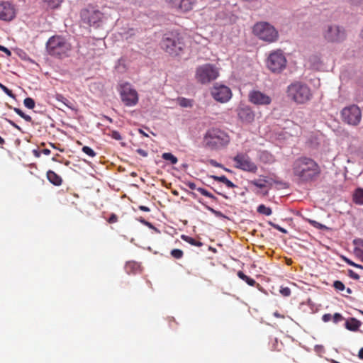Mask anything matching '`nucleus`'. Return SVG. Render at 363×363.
<instances>
[{
	"instance_id": "bf43d9fd",
	"label": "nucleus",
	"mask_w": 363,
	"mask_h": 363,
	"mask_svg": "<svg viewBox=\"0 0 363 363\" xmlns=\"http://www.w3.org/2000/svg\"><path fill=\"white\" fill-rule=\"evenodd\" d=\"M274 228L281 233H287L286 230H285L284 228H281V226H279L278 225H274Z\"/></svg>"
},
{
	"instance_id": "2eb2a0df",
	"label": "nucleus",
	"mask_w": 363,
	"mask_h": 363,
	"mask_svg": "<svg viewBox=\"0 0 363 363\" xmlns=\"http://www.w3.org/2000/svg\"><path fill=\"white\" fill-rule=\"evenodd\" d=\"M248 100L257 106H268L272 103V97L259 90H252L248 94Z\"/></svg>"
},
{
	"instance_id": "0eeeda50",
	"label": "nucleus",
	"mask_w": 363,
	"mask_h": 363,
	"mask_svg": "<svg viewBox=\"0 0 363 363\" xmlns=\"http://www.w3.org/2000/svg\"><path fill=\"white\" fill-rule=\"evenodd\" d=\"M218 76V69L209 63L199 66L196 69L195 78L198 82L202 84L210 83L216 79Z\"/></svg>"
},
{
	"instance_id": "cd10ccee",
	"label": "nucleus",
	"mask_w": 363,
	"mask_h": 363,
	"mask_svg": "<svg viewBox=\"0 0 363 363\" xmlns=\"http://www.w3.org/2000/svg\"><path fill=\"white\" fill-rule=\"evenodd\" d=\"M162 157L164 160L169 161L172 164H175L178 162L177 158L170 152L163 153Z\"/></svg>"
},
{
	"instance_id": "680f3d73",
	"label": "nucleus",
	"mask_w": 363,
	"mask_h": 363,
	"mask_svg": "<svg viewBox=\"0 0 363 363\" xmlns=\"http://www.w3.org/2000/svg\"><path fill=\"white\" fill-rule=\"evenodd\" d=\"M33 153L34 156L36 157H40V155H41V152H40L37 150H33Z\"/></svg>"
},
{
	"instance_id": "de8ad7c7",
	"label": "nucleus",
	"mask_w": 363,
	"mask_h": 363,
	"mask_svg": "<svg viewBox=\"0 0 363 363\" xmlns=\"http://www.w3.org/2000/svg\"><path fill=\"white\" fill-rule=\"evenodd\" d=\"M207 162H208L209 164L212 165L213 167L223 168V165H222L221 164L218 163V162H216V160H212V159L208 160L207 161Z\"/></svg>"
},
{
	"instance_id": "69168bd1",
	"label": "nucleus",
	"mask_w": 363,
	"mask_h": 363,
	"mask_svg": "<svg viewBox=\"0 0 363 363\" xmlns=\"http://www.w3.org/2000/svg\"><path fill=\"white\" fill-rule=\"evenodd\" d=\"M139 132L140 134H142L143 135L145 136V137H148V135L147 133H145L143 130L140 129L139 130Z\"/></svg>"
},
{
	"instance_id": "423d86ee",
	"label": "nucleus",
	"mask_w": 363,
	"mask_h": 363,
	"mask_svg": "<svg viewBox=\"0 0 363 363\" xmlns=\"http://www.w3.org/2000/svg\"><path fill=\"white\" fill-rule=\"evenodd\" d=\"M288 95L297 104H304L309 101L312 94L309 87L301 82H295L288 87Z\"/></svg>"
},
{
	"instance_id": "dca6fc26",
	"label": "nucleus",
	"mask_w": 363,
	"mask_h": 363,
	"mask_svg": "<svg viewBox=\"0 0 363 363\" xmlns=\"http://www.w3.org/2000/svg\"><path fill=\"white\" fill-rule=\"evenodd\" d=\"M169 7L181 12L192 10L196 0H164Z\"/></svg>"
},
{
	"instance_id": "4be33fe9",
	"label": "nucleus",
	"mask_w": 363,
	"mask_h": 363,
	"mask_svg": "<svg viewBox=\"0 0 363 363\" xmlns=\"http://www.w3.org/2000/svg\"><path fill=\"white\" fill-rule=\"evenodd\" d=\"M353 201L358 205H363V189H357L353 194Z\"/></svg>"
},
{
	"instance_id": "20e7f679",
	"label": "nucleus",
	"mask_w": 363,
	"mask_h": 363,
	"mask_svg": "<svg viewBox=\"0 0 363 363\" xmlns=\"http://www.w3.org/2000/svg\"><path fill=\"white\" fill-rule=\"evenodd\" d=\"M46 49L50 55L63 58L68 56L71 45L65 38L52 36L47 42Z\"/></svg>"
},
{
	"instance_id": "338daca9",
	"label": "nucleus",
	"mask_w": 363,
	"mask_h": 363,
	"mask_svg": "<svg viewBox=\"0 0 363 363\" xmlns=\"http://www.w3.org/2000/svg\"><path fill=\"white\" fill-rule=\"evenodd\" d=\"M140 221H141L142 223H145V225H148V226H150V227H152L151 223H148V222H147V221H145L144 220H141Z\"/></svg>"
},
{
	"instance_id": "e433bc0d",
	"label": "nucleus",
	"mask_w": 363,
	"mask_h": 363,
	"mask_svg": "<svg viewBox=\"0 0 363 363\" xmlns=\"http://www.w3.org/2000/svg\"><path fill=\"white\" fill-rule=\"evenodd\" d=\"M196 190L199 193H201L202 195H203L208 198H210V199H212L214 200L216 199V198L211 193H210L209 191H208L206 189H205L203 188L199 187V188H197Z\"/></svg>"
},
{
	"instance_id": "39448f33",
	"label": "nucleus",
	"mask_w": 363,
	"mask_h": 363,
	"mask_svg": "<svg viewBox=\"0 0 363 363\" xmlns=\"http://www.w3.org/2000/svg\"><path fill=\"white\" fill-rule=\"evenodd\" d=\"M253 33L260 40L267 43L276 42L279 33L276 28L267 22H258L253 27Z\"/></svg>"
},
{
	"instance_id": "7c9ffc66",
	"label": "nucleus",
	"mask_w": 363,
	"mask_h": 363,
	"mask_svg": "<svg viewBox=\"0 0 363 363\" xmlns=\"http://www.w3.org/2000/svg\"><path fill=\"white\" fill-rule=\"evenodd\" d=\"M305 220H306V222H308L312 226H313L314 228H315L317 229H319V230L328 229V228L325 225H323V224H321V223H318V222H317V221H315L314 220H312V219H310V218H306Z\"/></svg>"
},
{
	"instance_id": "79ce46f5",
	"label": "nucleus",
	"mask_w": 363,
	"mask_h": 363,
	"mask_svg": "<svg viewBox=\"0 0 363 363\" xmlns=\"http://www.w3.org/2000/svg\"><path fill=\"white\" fill-rule=\"evenodd\" d=\"M332 319L335 323H337L338 322L343 320L344 318L340 313H336L333 315Z\"/></svg>"
},
{
	"instance_id": "a878e982",
	"label": "nucleus",
	"mask_w": 363,
	"mask_h": 363,
	"mask_svg": "<svg viewBox=\"0 0 363 363\" xmlns=\"http://www.w3.org/2000/svg\"><path fill=\"white\" fill-rule=\"evenodd\" d=\"M178 104L182 107H191L193 106V101L189 99H186L184 97L178 98L177 99Z\"/></svg>"
},
{
	"instance_id": "49530a36",
	"label": "nucleus",
	"mask_w": 363,
	"mask_h": 363,
	"mask_svg": "<svg viewBox=\"0 0 363 363\" xmlns=\"http://www.w3.org/2000/svg\"><path fill=\"white\" fill-rule=\"evenodd\" d=\"M354 244L356 245V248H359L363 250V239H355L354 240Z\"/></svg>"
},
{
	"instance_id": "4c0bfd02",
	"label": "nucleus",
	"mask_w": 363,
	"mask_h": 363,
	"mask_svg": "<svg viewBox=\"0 0 363 363\" xmlns=\"http://www.w3.org/2000/svg\"><path fill=\"white\" fill-rule=\"evenodd\" d=\"M82 152L90 157H94L96 155L94 150L88 146H84L82 147Z\"/></svg>"
},
{
	"instance_id": "7ed1b4c3",
	"label": "nucleus",
	"mask_w": 363,
	"mask_h": 363,
	"mask_svg": "<svg viewBox=\"0 0 363 363\" xmlns=\"http://www.w3.org/2000/svg\"><path fill=\"white\" fill-rule=\"evenodd\" d=\"M203 140L207 147L215 150L226 147L230 140L228 134L219 128L209 129Z\"/></svg>"
},
{
	"instance_id": "473e14b6",
	"label": "nucleus",
	"mask_w": 363,
	"mask_h": 363,
	"mask_svg": "<svg viewBox=\"0 0 363 363\" xmlns=\"http://www.w3.org/2000/svg\"><path fill=\"white\" fill-rule=\"evenodd\" d=\"M23 104L28 108L33 109L35 107V101L32 98L27 97L24 99Z\"/></svg>"
},
{
	"instance_id": "c03bdc74",
	"label": "nucleus",
	"mask_w": 363,
	"mask_h": 363,
	"mask_svg": "<svg viewBox=\"0 0 363 363\" xmlns=\"http://www.w3.org/2000/svg\"><path fill=\"white\" fill-rule=\"evenodd\" d=\"M280 293L284 296H289L291 295V290L288 287L281 288L280 290Z\"/></svg>"
},
{
	"instance_id": "603ef678",
	"label": "nucleus",
	"mask_w": 363,
	"mask_h": 363,
	"mask_svg": "<svg viewBox=\"0 0 363 363\" xmlns=\"http://www.w3.org/2000/svg\"><path fill=\"white\" fill-rule=\"evenodd\" d=\"M224 184H225V186L228 188H235L236 187L235 184H234L231 181H230L228 178L226 179V180L225 181V182L223 183Z\"/></svg>"
},
{
	"instance_id": "a19ab883",
	"label": "nucleus",
	"mask_w": 363,
	"mask_h": 363,
	"mask_svg": "<svg viewBox=\"0 0 363 363\" xmlns=\"http://www.w3.org/2000/svg\"><path fill=\"white\" fill-rule=\"evenodd\" d=\"M113 139H115L116 140H121L122 139V137L120 134V133L117 130H111V133L108 134Z\"/></svg>"
},
{
	"instance_id": "ea45409f",
	"label": "nucleus",
	"mask_w": 363,
	"mask_h": 363,
	"mask_svg": "<svg viewBox=\"0 0 363 363\" xmlns=\"http://www.w3.org/2000/svg\"><path fill=\"white\" fill-rule=\"evenodd\" d=\"M0 89L9 96L11 98H15V95L13 94L12 91L4 84H2L1 83H0Z\"/></svg>"
},
{
	"instance_id": "9b49d317",
	"label": "nucleus",
	"mask_w": 363,
	"mask_h": 363,
	"mask_svg": "<svg viewBox=\"0 0 363 363\" xmlns=\"http://www.w3.org/2000/svg\"><path fill=\"white\" fill-rule=\"evenodd\" d=\"M342 121L351 125H357L362 119V112L356 105L344 108L341 111Z\"/></svg>"
},
{
	"instance_id": "f03ea898",
	"label": "nucleus",
	"mask_w": 363,
	"mask_h": 363,
	"mask_svg": "<svg viewBox=\"0 0 363 363\" xmlns=\"http://www.w3.org/2000/svg\"><path fill=\"white\" fill-rule=\"evenodd\" d=\"M162 48L169 55H180L186 46L183 35L177 31H172L164 35Z\"/></svg>"
},
{
	"instance_id": "0e129e2a",
	"label": "nucleus",
	"mask_w": 363,
	"mask_h": 363,
	"mask_svg": "<svg viewBox=\"0 0 363 363\" xmlns=\"http://www.w3.org/2000/svg\"><path fill=\"white\" fill-rule=\"evenodd\" d=\"M41 153L45 155H48L50 154V150L49 149H43L42 151H41Z\"/></svg>"
},
{
	"instance_id": "f704fd0d",
	"label": "nucleus",
	"mask_w": 363,
	"mask_h": 363,
	"mask_svg": "<svg viewBox=\"0 0 363 363\" xmlns=\"http://www.w3.org/2000/svg\"><path fill=\"white\" fill-rule=\"evenodd\" d=\"M196 190L199 193H201L202 195H203L208 198H210V199H212L214 200L216 199V198L211 193H210L209 191H208L206 189H205L203 188L199 187V188H197Z\"/></svg>"
},
{
	"instance_id": "8fccbe9b",
	"label": "nucleus",
	"mask_w": 363,
	"mask_h": 363,
	"mask_svg": "<svg viewBox=\"0 0 363 363\" xmlns=\"http://www.w3.org/2000/svg\"><path fill=\"white\" fill-rule=\"evenodd\" d=\"M355 253L359 259L363 262V250L355 248Z\"/></svg>"
},
{
	"instance_id": "bb28decb",
	"label": "nucleus",
	"mask_w": 363,
	"mask_h": 363,
	"mask_svg": "<svg viewBox=\"0 0 363 363\" xmlns=\"http://www.w3.org/2000/svg\"><path fill=\"white\" fill-rule=\"evenodd\" d=\"M257 212L265 216H270L272 213V209L264 204H260L257 207Z\"/></svg>"
},
{
	"instance_id": "5701e85b",
	"label": "nucleus",
	"mask_w": 363,
	"mask_h": 363,
	"mask_svg": "<svg viewBox=\"0 0 363 363\" xmlns=\"http://www.w3.org/2000/svg\"><path fill=\"white\" fill-rule=\"evenodd\" d=\"M181 238L184 241L189 243L190 245H191L193 246H196V247H201V246H203V243L201 241L196 240L194 238H193L191 237H189L188 235H181Z\"/></svg>"
},
{
	"instance_id": "37998d69",
	"label": "nucleus",
	"mask_w": 363,
	"mask_h": 363,
	"mask_svg": "<svg viewBox=\"0 0 363 363\" xmlns=\"http://www.w3.org/2000/svg\"><path fill=\"white\" fill-rule=\"evenodd\" d=\"M211 177L212 179H213L215 181L220 182H222V183H224L225 181L227 179V177L225 176H224V175H222V176L212 175V176H211Z\"/></svg>"
},
{
	"instance_id": "3c124183",
	"label": "nucleus",
	"mask_w": 363,
	"mask_h": 363,
	"mask_svg": "<svg viewBox=\"0 0 363 363\" xmlns=\"http://www.w3.org/2000/svg\"><path fill=\"white\" fill-rule=\"evenodd\" d=\"M345 262H346L348 264H350V265H351V266H353V267H357V268H359V269H363V267H362V265L358 264H356V263L353 262L352 260H350V259H347V258H346V259H345Z\"/></svg>"
},
{
	"instance_id": "ddd939ff",
	"label": "nucleus",
	"mask_w": 363,
	"mask_h": 363,
	"mask_svg": "<svg viewBox=\"0 0 363 363\" xmlns=\"http://www.w3.org/2000/svg\"><path fill=\"white\" fill-rule=\"evenodd\" d=\"M235 162V167L245 172L256 173L258 168L250 157L244 153H238L233 157Z\"/></svg>"
},
{
	"instance_id": "72a5a7b5",
	"label": "nucleus",
	"mask_w": 363,
	"mask_h": 363,
	"mask_svg": "<svg viewBox=\"0 0 363 363\" xmlns=\"http://www.w3.org/2000/svg\"><path fill=\"white\" fill-rule=\"evenodd\" d=\"M172 257H173L175 259H181L183 255L184 252L182 250L179 249H174L170 252Z\"/></svg>"
},
{
	"instance_id": "f257e3e1",
	"label": "nucleus",
	"mask_w": 363,
	"mask_h": 363,
	"mask_svg": "<svg viewBox=\"0 0 363 363\" xmlns=\"http://www.w3.org/2000/svg\"><path fill=\"white\" fill-rule=\"evenodd\" d=\"M294 174L302 182H311L316 179L320 174V168L313 159L301 157L293 164Z\"/></svg>"
},
{
	"instance_id": "412c9836",
	"label": "nucleus",
	"mask_w": 363,
	"mask_h": 363,
	"mask_svg": "<svg viewBox=\"0 0 363 363\" xmlns=\"http://www.w3.org/2000/svg\"><path fill=\"white\" fill-rule=\"evenodd\" d=\"M140 266L135 262H128L125 266V271L128 274H135L140 271Z\"/></svg>"
},
{
	"instance_id": "4468645a",
	"label": "nucleus",
	"mask_w": 363,
	"mask_h": 363,
	"mask_svg": "<svg viewBox=\"0 0 363 363\" xmlns=\"http://www.w3.org/2000/svg\"><path fill=\"white\" fill-rule=\"evenodd\" d=\"M211 93L213 98L220 103H225L232 97V91L230 89L222 84H214L211 89Z\"/></svg>"
},
{
	"instance_id": "f3484780",
	"label": "nucleus",
	"mask_w": 363,
	"mask_h": 363,
	"mask_svg": "<svg viewBox=\"0 0 363 363\" xmlns=\"http://www.w3.org/2000/svg\"><path fill=\"white\" fill-rule=\"evenodd\" d=\"M16 16L14 5L9 1H0V19L10 21Z\"/></svg>"
},
{
	"instance_id": "13d9d810",
	"label": "nucleus",
	"mask_w": 363,
	"mask_h": 363,
	"mask_svg": "<svg viewBox=\"0 0 363 363\" xmlns=\"http://www.w3.org/2000/svg\"><path fill=\"white\" fill-rule=\"evenodd\" d=\"M137 152L143 157H147V152L143 149H138Z\"/></svg>"
},
{
	"instance_id": "6e6552de",
	"label": "nucleus",
	"mask_w": 363,
	"mask_h": 363,
	"mask_svg": "<svg viewBox=\"0 0 363 363\" xmlns=\"http://www.w3.org/2000/svg\"><path fill=\"white\" fill-rule=\"evenodd\" d=\"M82 21L90 26L99 27L104 18V13L96 6L88 5L80 12Z\"/></svg>"
},
{
	"instance_id": "c756f323",
	"label": "nucleus",
	"mask_w": 363,
	"mask_h": 363,
	"mask_svg": "<svg viewBox=\"0 0 363 363\" xmlns=\"http://www.w3.org/2000/svg\"><path fill=\"white\" fill-rule=\"evenodd\" d=\"M250 182L255 186L259 188V189H263V188L266 187V184H267V181L265 179H259L252 180Z\"/></svg>"
},
{
	"instance_id": "5fc2aeb1",
	"label": "nucleus",
	"mask_w": 363,
	"mask_h": 363,
	"mask_svg": "<svg viewBox=\"0 0 363 363\" xmlns=\"http://www.w3.org/2000/svg\"><path fill=\"white\" fill-rule=\"evenodd\" d=\"M0 50L3 51L4 52H5L7 56H11V52L8 48H6V47L2 46L1 45H0Z\"/></svg>"
},
{
	"instance_id": "a18cd8bd",
	"label": "nucleus",
	"mask_w": 363,
	"mask_h": 363,
	"mask_svg": "<svg viewBox=\"0 0 363 363\" xmlns=\"http://www.w3.org/2000/svg\"><path fill=\"white\" fill-rule=\"evenodd\" d=\"M348 275L350 277H351L352 279H353L354 280H358L360 278L359 275L358 274H357L356 272H354L352 269L348 270Z\"/></svg>"
},
{
	"instance_id": "393cba45",
	"label": "nucleus",
	"mask_w": 363,
	"mask_h": 363,
	"mask_svg": "<svg viewBox=\"0 0 363 363\" xmlns=\"http://www.w3.org/2000/svg\"><path fill=\"white\" fill-rule=\"evenodd\" d=\"M9 108L13 109L15 111V113H16L19 116H21L22 118H23L27 122L32 121V118L30 116L24 113L20 108H16V107H12L11 106H9Z\"/></svg>"
},
{
	"instance_id": "052dcab7",
	"label": "nucleus",
	"mask_w": 363,
	"mask_h": 363,
	"mask_svg": "<svg viewBox=\"0 0 363 363\" xmlns=\"http://www.w3.org/2000/svg\"><path fill=\"white\" fill-rule=\"evenodd\" d=\"M138 208L140 211H145V212H149L150 211V209L145 206H140Z\"/></svg>"
},
{
	"instance_id": "e2e57ef3",
	"label": "nucleus",
	"mask_w": 363,
	"mask_h": 363,
	"mask_svg": "<svg viewBox=\"0 0 363 363\" xmlns=\"http://www.w3.org/2000/svg\"><path fill=\"white\" fill-rule=\"evenodd\" d=\"M358 357L359 359H363V347L359 350Z\"/></svg>"
},
{
	"instance_id": "58836bf2",
	"label": "nucleus",
	"mask_w": 363,
	"mask_h": 363,
	"mask_svg": "<svg viewBox=\"0 0 363 363\" xmlns=\"http://www.w3.org/2000/svg\"><path fill=\"white\" fill-rule=\"evenodd\" d=\"M333 287L335 288V289L336 291H342L345 289V284L342 281H338V280L335 281L333 282Z\"/></svg>"
},
{
	"instance_id": "864d4df0",
	"label": "nucleus",
	"mask_w": 363,
	"mask_h": 363,
	"mask_svg": "<svg viewBox=\"0 0 363 363\" xmlns=\"http://www.w3.org/2000/svg\"><path fill=\"white\" fill-rule=\"evenodd\" d=\"M332 318H333L332 315L329 313L324 314L322 317V320L324 322H328V321L331 320Z\"/></svg>"
},
{
	"instance_id": "6ab92c4d",
	"label": "nucleus",
	"mask_w": 363,
	"mask_h": 363,
	"mask_svg": "<svg viewBox=\"0 0 363 363\" xmlns=\"http://www.w3.org/2000/svg\"><path fill=\"white\" fill-rule=\"evenodd\" d=\"M48 181L55 186H60L62 183V177L54 171L48 170L46 174Z\"/></svg>"
},
{
	"instance_id": "c85d7f7f",
	"label": "nucleus",
	"mask_w": 363,
	"mask_h": 363,
	"mask_svg": "<svg viewBox=\"0 0 363 363\" xmlns=\"http://www.w3.org/2000/svg\"><path fill=\"white\" fill-rule=\"evenodd\" d=\"M43 1L47 4L48 8L54 9L59 7L62 0H43Z\"/></svg>"
},
{
	"instance_id": "b1692460",
	"label": "nucleus",
	"mask_w": 363,
	"mask_h": 363,
	"mask_svg": "<svg viewBox=\"0 0 363 363\" xmlns=\"http://www.w3.org/2000/svg\"><path fill=\"white\" fill-rule=\"evenodd\" d=\"M238 276L240 279L245 281L250 286H254L256 284L255 279L247 277L242 271H238Z\"/></svg>"
},
{
	"instance_id": "2f4dec72",
	"label": "nucleus",
	"mask_w": 363,
	"mask_h": 363,
	"mask_svg": "<svg viewBox=\"0 0 363 363\" xmlns=\"http://www.w3.org/2000/svg\"><path fill=\"white\" fill-rule=\"evenodd\" d=\"M56 99L58 101H60L62 102V104H64L66 106H67L68 108H72V103L67 99H66L65 97H64L62 94H57L56 96Z\"/></svg>"
},
{
	"instance_id": "6e6d98bb",
	"label": "nucleus",
	"mask_w": 363,
	"mask_h": 363,
	"mask_svg": "<svg viewBox=\"0 0 363 363\" xmlns=\"http://www.w3.org/2000/svg\"><path fill=\"white\" fill-rule=\"evenodd\" d=\"M186 185L189 188L191 189V190H194V189H196V184L194 183V182H189L187 183H186Z\"/></svg>"
},
{
	"instance_id": "aec40b11",
	"label": "nucleus",
	"mask_w": 363,
	"mask_h": 363,
	"mask_svg": "<svg viewBox=\"0 0 363 363\" xmlns=\"http://www.w3.org/2000/svg\"><path fill=\"white\" fill-rule=\"evenodd\" d=\"M345 328L350 331H357L361 326V322L355 318H350L345 322Z\"/></svg>"
},
{
	"instance_id": "09e8293b",
	"label": "nucleus",
	"mask_w": 363,
	"mask_h": 363,
	"mask_svg": "<svg viewBox=\"0 0 363 363\" xmlns=\"http://www.w3.org/2000/svg\"><path fill=\"white\" fill-rule=\"evenodd\" d=\"M107 221L109 223H115L118 221V216L115 213H111Z\"/></svg>"
},
{
	"instance_id": "9d476101",
	"label": "nucleus",
	"mask_w": 363,
	"mask_h": 363,
	"mask_svg": "<svg viewBox=\"0 0 363 363\" xmlns=\"http://www.w3.org/2000/svg\"><path fill=\"white\" fill-rule=\"evenodd\" d=\"M268 69L274 73H279L286 66V59L281 50L274 51L269 55L267 60Z\"/></svg>"
},
{
	"instance_id": "4d7b16f0",
	"label": "nucleus",
	"mask_w": 363,
	"mask_h": 363,
	"mask_svg": "<svg viewBox=\"0 0 363 363\" xmlns=\"http://www.w3.org/2000/svg\"><path fill=\"white\" fill-rule=\"evenodd\" d=\"M6 121L11 125H12L13 128L18 129V130H21V128L17 125L13 121L10 120V119H6Z\"/></svg>"
},
{
	"instance_id": "a211bd4d",
	"label": "nucleus",
	"mask_w": 363,
	"mask_h": 363,
	"mask_svg": "<svg viewBox=\"0 0 363 363\" xmlns=\"http://www.w3.org/2000/svg\"><path fill=\"white\" fill-rule=\"evenodd\" d=\"M238 115L239 118L244 123H250L255 120V113L249 106H244L238 108Z\"/></svg>"
},
{
	"instance_id": "1a4fd4ad",
	"label": "nucleus",
	"mask_w": 363,
	"mask_h": 363,
	"mask_svg": "<svg viewBox=\"0 0 363 363\" xmlns=\"http://www.w3.org/2000/svg\"><path fill=\"white\" fill-rule=\"evenodd\" d=\"M118 91L121 101L125 106H134L138 104L139 100L138 94L130 84L126 82L120 84Z\"/></svg>"
},
{
	"instance_id": "c9c22d12",
	"label": "nucleus",
	"mask_w": 363,
	"mask_h": 363,
	"mask_svg": "<svg viewBox=\"0 0 363 363\" xmlns=\"http://www.w3.org/2000/svg\"><path fill=\"white\" fill-rule=\"evenodd\" d=\"M196 190L199 193H201L202 195H203L208 198H210V199H212L214 200L216 199V198L211 193H210L209 191H208L206 189H205L203 188L199 187V188H197Z\"/></svg>"
},
{
	"instance_id": "774afa93",
	"label": "nucleus",
	"mask_w": 363,
	"mask_h": 363,
	"mask_svg": "<svg viewBox=\"0 0 363 363\" xmlns=\"http://www.w3.org/2000/svg\"><path fill=\"white\" fill-rule=\"evenodd\" d=\"M346 292L348 294H351L352 293V291L350 288H347L346 289Z\"/></svg>"
},
{
	"instance_id": "f8f14e48",
	"label": "nucleus",
	"mask_w": 363,
	"mask_h": 363,
	"mask_svg": "<svg viewBox=\"0 0 363 363\" xmlns=\"http://www.w3.org/2000/svg\"><path fill=\"white\" fill-rule=\"evenodd\" d=\"M325 40L330 43H338L345 40L346 33L345 29L337 25H328L323 32Z\"/></svg>"
}]
</instances>
